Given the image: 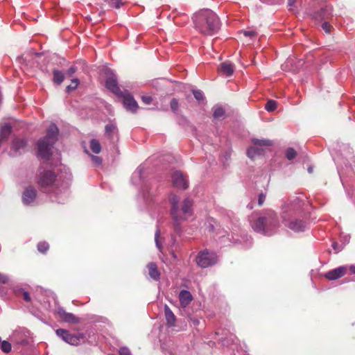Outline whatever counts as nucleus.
<instances>
[{
  "instance_id": "f257e3e1",
  "label": "nucleus",
  "mask_w": 355,
  "mask_h": 355,
  "mask_svg": "<svg viewBox=\"0 0 355 355\" xmlns=\"http://www.w3.org/2000/svg\"><path fill=\"white\" fill-rule=\"evenodd\" d=\"M193 21L196 28L202 34L213 35L220 27L218 17L209 9L199 11L194 15Z\"/></svg>"
},
{
  "instance_id": "a878e982",
  "label": "nucleus",
  "mask_w": 355,
  "mask_h": 355,
  "mask_svg": "<svg viewBox=\"0 0 355 355\" xmlns=\"http://www.w3.org/2000/svg\"><path fill=\"white\" fill-rule=\"evenodd\" d=\"M90 148L94 153L98 154L101 150V146L99 141L95 139L90 141Z\"/></svg>"
},
{
  "instance_id": "bb28decb",
  "label": "nucleus",
  "mask_w": 355,
  "mask_h": 355,
  "mask_svg": "<svg viewBox=\"0 0 355 355\" xmlns=\"http://www.w3.org/2000/svg\"><path fill=\"white\" fill-rule=\"evenodd\" d=\"M277 102L274 100H269L266 105H265V109L268 111V112H272L274 111L276 108H277Z\"/></svg>"
},
{
  "instance_id": "473e14b6",
  "label": "nucleus",
  "mask_w": 355,
  "mask_h": 355,
  "mask_svg": "<svg viewBox=\"0 0 355 355\" xmlns=\"http://www.w3.org/2000/svg\"><path fill=\"white\" fill-rule=\"evenodd\" d=\"M106 2L111 6L115 8H119L123 3L121 0H105Z\"/></svg>"
},
{
  "instance_id": "ea45409f",
  "label": "nucleus",
  "mask_w": 355,
  "mask_h": 355,
  "mask_svg": "<svg viewBox=\"0 0 355 355\" xmlns=\"http://www.w3.org/2000/svg\"><path fill=\"white\" fill-rule=\"evenodd\" d=\"M159 234H160L159 230H157V231L155 232V241L156 246L160 250H161V245H160V243L159 242V240H158V238L159 236Z\"/></svg>"
},
{
  "instance_id": "f03ea898",
  "label": "nucleus",
  "mask_w": 355,
  "mask_h": 355,
  "mask_svg": "<svg viewBox=\"0 0 355 355\" xmlns=\"http://www.w3.org/2000/svg\"><path fill=\"white\" fill-rule=\"evenodd\" d=\"M251 226L255 232L270 235L279 227V222L275 212L269 211L256 220L251 221Z\"/></svg>"
},
{
  "instance_id": "58836bf2",
  "label": "nucleus",
  "mask_w": 355,
  "mask_h": 355,
  "mask_svg": "<svg viewBox=\"0 0 355 355\" xmlns=\"http://www.w3.org/2000/svg\"><path fill=\"white\" fill-rule=\"evenodd\" d=\"M322 28L326 33H329L331 32L332 26L328 22L324 21L322 24Z\"/></svg>"
},
{
  "instance_id": "1a4fd4ad",
  "label": "nucleus",
  "mask_w": 355,
  "mask_h": 355,
  "mask_svg": "<svg viewBox=\"0 0 355 355\" xmlns=\"http://www.w3.org/2000/svg\"><path fill=\"white\" fill-rule=\"evenodd\" d=\"M171 178L173 184L176 188L181 189H186L188 188V180L180 171H177L173 172Z\"/></svg>"
},
{
  "instance_id": "7ed1b4c3",
  "label": "nucleus",
  "mask_w": 355,
  "mask_h": 355,
  "mask_svg": "<svg viewBox=\"0 0 355 355\" xmlns=\"http://www.w3.org/2000/svg\"><path fill=\"white\" fill-rule=\"evenodd\" d=\"M58 134V127L52 123L47 130L46 137L38 141V155L41 158L48 159L50 157L51 148L57 141Z\"/></svg>"
},
{
  "instance_id": "c85d7f7f",
  "label": "nucleus",
  "mask_w": 355,
  "mask_h": 355,
  "mask_svg": "<svg viewBox=\"0 0 355 355\" xmlns=\"http://www.w3.org/2000/svg\"><path fill=\"white\" fill-rule=\"evenodd\" d=\"M1 350L5 353H8L11 350V345L8 341H1L0 343Z\"/></svg>"
},
{
  "instance_id": "4468645a",
  "label": "nucleus",
  "mask_w": 355,
  "mask_h": 355,
  "mask_svg": "<svg viewBox=\"0 0 355 355\" xmlns=\"http://www.w3.org/2000/svg\"><path fill=\"white\" fill-rule=\"evenodd\" d=\"M346 268L345 267H339L327 272L325 277L329 280H335L345 275Z\"/></svg>"
},
{
  "instance_id": "4c0bfd02",
  "label": "nucleus",
  "mask_w": 355,
  "mask_h": 355,
  "mask_svg": "<svg viewBox=\"0 0 355 355\" xmlns=\"http://www.w3.org/2000/svg\"><path fill=\"white\" fill-rule=\"evenodd\" d=\"M119 352L120 355H132L130 350L125 347H121Z\"/></svg>"
},
{
  "instance_id": "6ab92c4d",
  "label": "nucleus",
  "mask_w": 355,
  "mask_h": 355,
  "mask_svg": "<svg viewBox=\"0 0 355 355\" xmlns=\"http://www.w3.org/2000/svg\"><path fill=\"white\" fill-rule=\"evenodd\" d=\"M148 269V275L151 279L157 281L160 277V272L158 270L157 266L154 262H150L147 265Z\"/></svg>"
},
{
  "instance_id": "c03bdc74",
  "label": "nucleus",
  "mask_w": 355,
  "mask_h": 355,
  "mask_svg": "<svg viewBox=\"0 0 355 355\" xmlns=\"http://www.w3.org/2000/svg\"><path fill=\"white\" fill-rule=\"evenodd\" d=\"M77 68L74 66L71 67L67 71L68 76H72V75L76 71Z\"/></svg>"
},
{
  "instance_id": "6e6552de",
  "label": "nucleus",
  "mask_w": 355,
  "mask_h": 355,
  "mask_svg": "<svg viewBox=\"0 0 355 355\" xmlns=\"http://www.w3.org/2000/svg\"><path fill=\"white\" fill-rule=\"evenodd\" d=\"M106 74L107 75V78L105 80V86L107 89L115 94L116 96L121 94V91L118 87L116 75L110 69L106 70Z\"/></svg>"
},
{
  "instance_id": "2f4dec72",
  "label": "nucleus",
  "mask_w": 355,
  "mask_h": 355,
  "mask_svg": "<svg viewBox=\"0 0 355 355\" xmlns=\"http://www.w3.org/2000/svg\"><path fill=\"white\" fill-rule=\"evenodd\" d=\"M296 155V151L293 148H288L286 151V157L288 160H292Z\"/></svg>"
},
{
  "instance_id": "412c9836",
  "label": "nucleus",
  "mask_w": 355,
  "mask_h": 355,
  "mask_svg": "<svg viewBox=\"0 0 355 355\" xmlns=\"http://www.w3.org/2000/svg\"><path fill=\"white\" fill-rule=\"evenodd\" d=\"M169 202L171 204V214H174L175 217H178V212L176 208L179 206V198L175 194H171L169 196Z\"/></svg>"
},
{
  "instance_id": "f704fd0d",
  "label": "nucleus",
  "mask_w": 355,
  "mask_h": 355,
  "mask_svg": "<svg viewBox=\"0 0 355 355\" xmlns=\"http://www.w3.org/2000/svg\"><path fill=\"white\" fill-rule=\"evenodd\" d=\"M171 109L173 112L178 111L179 108V103L176 98H173L170 103Z\"/></svg>"
},
{
  "instance_id": "72a5a7b5",
  "label": "nucleus",
  "mask_w": 355,
  "mask_h": 355,
  "mask_svg": "<svg viewBox=\"0 0 355 355\" xmlns=\"http://www.w3.org/2000/svg\"><path fill=\"white\" fill-rule=\"evenodd\" d=\"M35 55V53L34 52H30L28 53H26V54H24L21 55V57L19 58L20 60V62H24L26 63V64H28V62H30V58L32 57L33 55Z\"/></svg>"
},
{
  "instance_id": "7c9ffc66",
  "label": "nucleus",
  "mask_w": 355,
  "mask_h": 355,
  "mask_svg": "<svg viewBox=\"0 0 355 355\" xmlns=\"http://www.w3.org/2000/svg\"><path fill=\"white\" fill-rule=\"evenodd\" d=\"M79 84V80L77 78H73L71 80V84L68 85L66 88V90L67 92H69L72 90H74L75 89H76V87H78Z\"/></svg>"
},
{
  "instance_id": "4be33fe9",
  "label": "nucleus",
  "mask_w": 355,
  "mask_h": 355,
  "mask_svg": "<svg viewBox=\"0 0 355 355\" xmlns=\"http://www.w3.org/2000/svg\"><path fill=\"white\" fill-rule=\"evenodd\" d=\"M262 153L263 150L257 146L250 147L247 150V155L251 159H254L256 155H261Z\"/></svg>"
},
{
  "instance_id": "ddd939ff",
  "label": "nucleus",
  "mask_w": 355,
  "mask_h": 355,
  "mask_svg": "<svg viewBox=\"0 0 355 355\" xmlns=\"http://www.w3.org/2000/svg\"><path fill=\"white\" fill-rule=\"evenodd\" d=\"M58 314L59 317L66 322L77 324L79 322L78 318H76L73 313L66 312V311L62 308L58 309Z\"/></svg>"
},
{
  "instance_id": "9b49d317",
  "label": "nucleus",
  "mask_w": 355,
  "mask_h": 355,
  "mask_svg": "<svg viewBox=\"0 0 355 355\" xmlns=\"http://www.w3.org/2000/svg\"><path fill=\"white\" fill-rule=\"evenodd\" d=\"M26 146V140L23 138H15L12 140L10 154L16 156L21 153Z\"/></svg>"
},
{
  "instance_id": "a18cd8bd",
  "label": "nucleus",
  "mask_w": 355,
  "mask_h": 355,
  "mask_svg": "<svg viewBox=\"0 0 355 355\" xmlns=\"http://www.w3.org/2000/svg\"><path fill=\"white\" fill-rule=\"evenodd\" d=\"M8 282L7 276L0 273V284H6Z\"/></svg>"
},
{
  "instance_id": "5701e85b",
  "label": "nucleus",
  "mask_w": 355,
  "mask_h": 355,
  "mask_svg": "<svg viewBox=\"0 0 355 355\" xmlns=\"http://www.w3.org/2000/svg\"><path fill=\"white\" fill-rule=\"evenodd\" d=\"M53 81L57 85H60L64 79V73L58 69H54L53 71Z\"/></svg>"
},
{
  "instance_id": "a211bd4d",
  "label": "nucleus",
  "mask_w": 355,
  "mask_h": 355,
  "mask_svg": "<svg viewBox=\"0 0 355 355\" xmlns=\"http://www.w3.org/2000/svg\"><path fill=\"white\" fill-rule=\"evenodd\" d=\"M234 71V65L230 62H225L220 64V72L225 76H231Z\"/></svg>"
},
{
  "instance_id": "de8ad7c7",
  "label": "nucleus",
  "mask_w": 355,
  "mask_h": 355,
  "mask_svg": "<svg viewBox=\"0 0 355 355\" xmlns=\"http://www.w3.org/2000/svg\"><path fill=\"white\" fill-rule=\"evenodd\" d=\"M191 322L193 325L197 326L199 324L200 322L197 318H191Z\"/></svg>"
},
{
  "instance_id": "a19ab883",
  "label": "nucleus",
  "mask_w": 355,
  "mask_h": 355,
  "mask_svg": "<svg viewBox=\"0 0 355 355\" xmlns=\"http://www.w3.org/2000/svg\"><path fill=\"white\" fill-rule=\"evenodd\" d=\"M141 100L146 105H149L152 102L153 98L150 96H143Z\"/></svg>"
},
{
  "instance_id": "9d476101",
  "label": "nucleus",
  "mask_w": 355,
  "mask_h": 355,
  "mask_svg": "<svg viewBox=\"0 0 355 355\" xmlns=\"http://www.w3.org/2000/svg\"><path fill=\"white\" fill-rule=\"evenodd\" d=\"M119 96L123 98V103L125 108L132 112H135L139 106L137 101L134 99L133 96L128 92H122Z\"/></svg>"
},
{
  "instance_id": "f3484780",
  "label": "nucleus",
  "mask_w": 355,
  "mask_h": 355,
  "mask_svg": "<svg viewBox=\"0 0 355 355\" xmlns=\"http://www.w3.org/2000/svg\"><path fill=\"white\" fill-rule=\"evenodd\" d=\"M286 226L295 232H302L306 227V224L301 220H294L286 224Z\"/></svg>"
},
{
  "instance_id": "09e8293b",
  "label": "nucleus",
  "mask_w": 355,
  "mask_h": 355,
  "mask_svg": "<svg viewBox=\"0 0 355 355\" xmlns=\"http://www.w3.org/2000/svg\"><path fill=\"white\" fill-rule=\"evenodd\" d=\"M295 0H288V6L289 7L293 6L295 4Z\"/></svg>"
},
{
  "instance_id": "0eeeda50",
  "label": "nucleus",
  "mask_w": 355,
  "mask_h": 355,
  "mask_svg": "<svg viewBox=\"0 0 355 355\" xmlns=\"http://www.w3.org/2000/svg\"><path fill=\"white\" fill-rule=\"evenodd\" d=\"M56 334L64 342L72 345H77L80 344V342L83 341L85 338L84 335L81 333L71 334L68 331L63 329H57Z\"/></svg>"
},
{
  "instance_id": "aec40b11",
  "label": "nucleus",
  "mask_w": 355,
  "mask_h": 355,
  "mask_svg": "<svg viewBox=\"0 0 355 355\" xmlns=\"http://www.w3.org/2000/svg\"><path fill=\"white\" fill-rule=\"evenodd\" d=\"M164 314L167 322V325L169 327L174 326L176 318L173 311L167 305H165L164 306Z\"/></svg>"
},
{
  "instance_id": "423d86ee",
  "label": "nucleus",
  "mask_w": 355,
  "mask_h": 355,
  "mask_svg": "<svg viewBox=\"0 0 355 355\" xmlns=\"http://www.w3.org/2000/svg\"><path fill=\"white\" fill-rule=\"evenodd\" d=\"M56 177L51 171L40 172L37 178L38 185L45 191H48L55 183Z\"/></svg>"
},
{
  "instance_id": "c9c22d12",
  "label": "nucleus",
  "mask_w": 355,
  "mask_h": 355,
  "mask_svg": "<svg viewBox=\"0 0 355 355\" xmlns=\"http://www.w3.org/2000/svg\"><path fill=\"white\" fill-rule=\"evenodd\" d=\"M20 293L22 295L23 299L26 302H30L31 301L30 295H29V293L27 291H24L23 289H19L18 291L17 295H19Z\"/></svg>"
},
{
  "instance_id": "37998d69",
  "label": "nucleus",
  "mask_w": 355,
  "mask_h": 355,
  "mask_svg": "<svg viewBox=\"0 0 355 355\" xmlns=\"http://www.w3.org/2000/svg\"><path fill=\"white\" fill-rule=\"evenodd\" d=\"M266 200V195L263 193H260L258 198V204L261 206Z\"/></svg>"
},
{
  "instance_id": "cd10ccee",
  "label": "nucleus",
  "mask_w": 355,
  "mask_h": 355,
  "mask_svg": "<svg viewBox=\"0 0 355 355\" xmlns=\"http://www.w3.org/2000/svg\"><path fill=\"white\" fill-rule=\"evenodd\" d=\"M49 248V245L46 242H40L37 244V250L42 253H45Z\"/></svg>"
},
{
  "instance_id": "3c124183",
  "label": "nucleus",
  "mask_w": 355,
  "mask_h": 355,
  "mask_svg": "<svg viewBox=\"0 0 355 355\" xmlns=\"http://www.w3.org/2000/svg\"><path fill=\"white\" fill-rule=\"evenodd\" d=\"M349 270L353 273V274H355V266H351L349 267Z\"/></svg>"
},
{
  "instance_id": "79ce46f5",
  "label": "nucleus",
  "mask_w": 355,
  "mask_h": 355,
  "mask_svg": "<svg viewBox=\"0 0 355 355\" xmlns=\"http://www.w3.org/2000/svg\"><path fill=\"white\" fill-rule=\"evenodd\" d=\"M244 36L252 37L256 35V32L254 31H244L243 32Z\"/></svg>"
},
{
  "instance_id": "393cba45",
  "label": "nucleus",
  "mask_w": 355,
  "mask_h": 355,
  "mask_svg": "<svg viewBox=\"0 0 355 355\" xmlns=\"http://www.w3.org/2000/svg\"><path fill=\"white\" fill-rule=\"evenodd\" d=\"M252 143L254 146H257L261 148L262 146H270L272 145V142L268 139H253Z\"/></svg>"
},
{
  "instance_id": "c756f323",
  "label": "nucleus",
  "mask_w": 355,
  "mask_h": 355,
  "mask_svg": "<svg viewBox=\"0 0 355 355\" xmlns=\"http://www.w3.org/2000/svg\"><path fill=\"white\" fill-rule=\"evenodd\" d=\"M225 114V111L221 107H216L214 111V117L218 119Z\"/></svg>"
},
{
  "instance_id": "b1692460",
  "label": "nucleus",
  "mask_w": 355,
  "mask_h": 355,
  "mask_svg": "<svg viewBox=\"0 0 355 355\" xmlns=\"http://www.w3.org/2000/svg\"><path fill=\"white\" fill-rule=\"evenodd\" d=\"M105 134L112 139L114 135H117L118 130L116 126L112 123H110L105 125Z\"/></svg>"
},
{
  "instance_id": "2eb2a0df",
  "label": "nucleus",
  "mask_w": 355,
  "mask_h": 355,
  "mask_svg": "<svg viewBox=\"0 0 355 355\" xmlns=\"http://www.w3.org/2000/svg\"><path fill=\"white\" fill-rule=\"evenodd\" d=\"M36 197V191L33 187H28L24 191L22 199L24 204L29 205L33 202Z\"/></svg>"
},
{
  "instance_id": "f8f14e48",
  "label": "nucleus",
  "mask_w": 355,
  "mask_h": 355,
  "mask_svg": "<svg viewBox=\"0 0 355 355\" xmlns=\"http://www.w3.org/2000/svg\"><path fill=\"white\" fill-rule=\"evenodd\" d=\"M333 8L330 5H326L322 8L318 12H315L313 15V18L316 21H321L323 20H327L332 17Z\"/></svg>"
},
{
  "instance_id": "8fccbe9b",
  "label": "nucleus",
  "mask_w": 355,
  "mask_h": 355,
  "mask_svg": "<svg viewBox=\"0 0 355 355\" xmlns=\"http://www.w3.org/2000/svg\"><path fill=\"white\" fill-rule=\"evenodd\" d=\"M332 246H333L334 249L335 250H336V252H338V244H337L336 243H334L332 244Z\"/></svg>"
},
{
  "instance_id": "39448f33",
  "label": "nucleus",
  "mask_w": 355,
  "mask_h": 355,
  "mask_svg": "<svg viewBox=\"0 0 355 355\" xmlns=\"http://www.w3.org/2000/svg\"><path fill=\"white\" fill-rule=\"evenodd\" d=\"M217 261V254L214 252L209 251L208 250L200 251L196 259L198 266L202 268H208L215 264Z\"/></svg>"
},
{
  "instance_id": "603ef678",
  "label": "nucleus",
  "mask_w": 355,
  "mask_h": 355,
  "mask_svg": "<svg viewBox=\"0 0 355 355\" xmlns=\"http://www.w3.org/2000/svg\"><path fill=\"white\" fill-rule=\"evenodd\" d=\"M308 171H309V173H312V172H313V168H312V167H309V168H308Z\"/></svg>"
},
{
  "instance_id": "e433bc0d",
  "label": "nucleus",
  "mask_w": 355,
  "mask_h": 355,
  "mask_svg": "<svg viewBox=\"0 0 355 355\" xmlns=\"http://www.w3.org/2000/svg\"><path fill=\"white\" fill-rule=\"evenodd\" d=\"M193 96L198 101H202L204 100V94L200 90H193Z\"/></svg>"
},
{
  "instance_id": "49530a36",
  "label": "nucleus",
  "mask_w": 355,
  "mask_h": 355,
  "mask_svg": "<svg viewBox=\"0 0 355 355\" xmlns=\"http://www.w3.org/2000/svg\"><path fill=\"white\" fill-rule=\"evenodd\" d=\"M92 161L94 162H95L96 164H101L102 160H101V159L99 157H98V156H92Z\"/></svg>"
},
{
  "instance_id": "20e7f679",
  "label": "nucleus",
  "mask_w": 355,
  "mask_h": 355,
  "mask_svg": "<svg viewBox=\"0 0 355 355\" xmlns=\"http://www.w3.org/2000/svg\"><path fill=\"white\" fill-rule=\"evenodd\" d=\"M193 201L189 198H186L182 202L181 207L179 206L176 208L178 212V217L174 214H171L173 220L176 226L181 222L189 220L193 215Z\"/></svg>"
},
{
  "instance_id": "dca6fc26",
  "label": "nucleus",
  "mask_w": 355,
  "mask_h": 355,
  "mask_svg": "<svg viewBox=\"0 0 355 355\" xmlns=\"http://www.w3.org/2000/svg\"><path fill=\"white\" fill-rule=\"evenodd\" d=\"M179 299L180 304L182 307H187L193 300L191 293L186 290H182L180 292Z\"/></svg>"
}]
</instances>
